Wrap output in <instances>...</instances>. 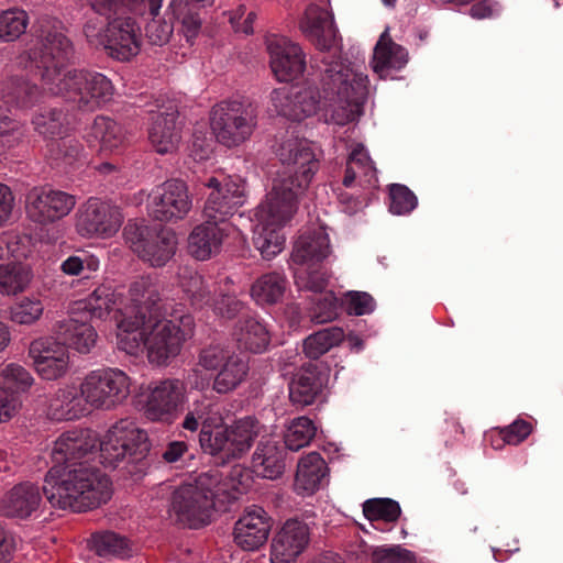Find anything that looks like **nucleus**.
<instances>
[{
  "label": "nucleus",
  "mask_w": 563,
  "mask_h": 563,
  "mask_svg": "<svg viewBox=\"0 0 563 563\" xmlns=\"http://www.w3.org/2000/svg\"><path fill=\"white\" fill-rule=\"evenodd\" d=\"M36 44L20 55L21 64L52 95L63 98L81 112H95L114 95L112 81L101 73L74 68L63 73L75 54L73 42L55 26L41 24Z\"/></svg>",
  "instance_id": "1"
},
{
  "label": "nucleus",
  "mask_w": 563,
  "mask_h": 563,
  "mask_svg": "<svg viewBox=\"0 0 563 563\" xmlns=\"http://www.w3.org/2000/svg\"><path fill=\"white\" fill-rule=\"evenodd\" d=\"M86 5L96 14L82 26L90 46L119 62H129L141 52L142 31L135 16L146 12V0H88Z\"/></svg>",
  "instance_id": "2"
},
{
  "label": "nucleus",
  "mask_w": 563,
  "mask_h": 563,
  "mask_svg": "<svg viewBox=\"0 0 563 563\" xmlns=\"http://www.w3.org/2000/svg\"><path fill=\"white\" fill-rule=\"evenodd\" d=\"M42 492L53 507L75 512L98 508L112 496L110 478L82 463L53 465L45 475Z\"/></svg>",
  "instance_id": "3"
},
{
  "label": "nucleus",
  "mask_w": 563,
  "mask_h": 563,
  "mask_svg": "<svg viewBox=\"0 0 563 563\" xmlns=\"http://www.w3.org/2000/svg\"><path fill=\"white\" fill-rule=\"evenodd\" d=\"M219 471L199 474L194 481L178 486L172 494L169 515L183 527L198 529L211 521L214 499L224 489Z\"/></svg>",
  "instance_id": "4"
},
{
  "label": "nucleus",
  "mask_w": 563,
  "mask_h": 563,
  "mask_svg": "<svg viewBox=\"0 0 563 563\" xmlns=\"http://www.w3.org/2000/svg\"><path fill=\"white\" fill-rule=\"evenodd\" d=\"M258 104L246 97L217 102L210 110V128L217 142L235 148L250 141L257 129Z\"/></svg>",
  "instance_id": "5"
},
{
  "label": "nucleus",
  "mask_w": 563,
  "mask_h": 563,
  "mask_svg": "<svg viewBox=\"0 0 563 563\" xmlns=\"http://www.w3.org/2000/svg\"><path fill=\"white\" fill-rule=\"evenodd\" d=\"M123 235L131 250L152 267L165 266L177 252V234L170 228L129 222Z\"/></svg>",
  "instance_id": "6"
},
{
  "label": "nucleus",
  "mask_w": 563,
  "mask_h": 563,
  "mask_svg": "<svg viewBox=\"0 0 563 563\" xmlns=\"http://www.w3.org/2000/svg\"><path fill=\"white\" fill-rule=\"evenodd\" d=\"M147 334L144 347L151 364L166 366L178 356L184 342L194 334L195 322L189 314L178 321L158 320L146 324Z\"/></svg>",
  "instance_id": "7"
},
{
  "label": "nucleus",
  "mask_w": 563,
  "mask_h": 563,
  "mask_svg": "<svg viewBox=\"0 0 563 563\" xmlns=\"http://www.w3.org/2000/svg\"><path fill=\"white\" fill-rule=\"evenodd\" d=\"M150 448L147 433L129 420L117 422L99 443L101 463L106 467H115L125 457L139 463L146 457Z\"/></svg>",
  "instance_id": "8"
},
{
  "label": "nucleus",
  "mask_w": 563,
  "mask_h": 563,
  "mask_svg": "<svg viewBox=\"0 0 563 563\" xmlns=\"http://www.w3.org/2000/svg\"><path fill=\"white\" fill-rule=\"evenodd\" d=\"M167 311V297L159 282L142 276L129 287V303L119 313L133 318L130 327H146L162 320Z\"/></svg>",
  "instance_id": "9"
},
{
  "label": "nucleus",
  "mask_w": 563,
  "mask_h": 563,
  "mask_svg": "<svg viewBox=\"0 0 563 563\" xmlns=\"http://www.w3.org/2000/svg\"><path fill=\"white\" fill-rule=\"evenodd\" d=\"M275 154L283 165L292 168L282 178H294L299 191L307 190L320 167L309 141L286 132L277 139Z\"/></svg>",
  "instance_id": "10"
},
{
  "label": "nucleus",
  "mask_w": 563,
  "mask_h": 563,
  "mask_svg": "<svg viewBox=\"0 0 563 563\" xmlns=\"http://www.w3.org/2000/svg\"><path fill=\"white\" fill-rule=\"evenodd\" d=\"M89 405L97 409H111L130 394V379L115 368L90 372L80 384Z\"/></svg>",
  "instance_id": "11"
},
{
  "label": "nucleus",
  "mask_w": 563,
  "mask_h": 563,
  "mask_svg": "<svg viewBox=\"0 0 563 563\" xmlns=\"http://www.w3.org/2000/svg\"><path fill=\"white\" fill-rule=\"evenodd\" d=\"M306 190H298L294 178H277L256 211V217L265 225L283 227L296 213L298 200Z\"/></svg>",
  "instance_id": "12"
},
{
  "label": "nucleus",
  "mask_w": 563,
  "mask_h": 563,
  "mask_svg": "<svg viewBox=\"0 0 563 563\" xmlns=\"http://www.w3.org/2000/svg\"><path fill=\"white\" fill-rule=\"evenodd\" d=\"M122 222L119 207L99 198H89L77 213L76 231L84 238H109L119 231Z\"/></svg>",
  "instance_id": "13"
},
{
  "label": "nucleus",
  "mask_w": 563,
  "mask_h": 563,
  "mask_svg": "<svg viewBox=\"0 0 563 563\" xmlns=\"http://www.w3.org/2000/svg\"><path fill=\"white\" fill-rule=\"evenodd\" d=\"M75 206V196L49 187L32 188L25 199L27 218L42 225L52 224L63 219Z\"/></svg>",
  "instance_id": "14"
},
{
  "label": "nucleus",
  "mask_w": 563,
  "mask_h": 563,
  "mask_svg": "<svg viewBox=\"0 0 563 563\" xmlns=\"http://www.w3.org/2000/svg\"><path fill=\"white\" fill-rule=\"evenodd\" d=\"M271 100L278 114L291 121H301L317 112L320 92L313 86L297 85L274 89Z\"/></svg>",
  "instance_id": "15"
},
{
  "label": "nucleus",
  "mask_w": 563,
  "mask_h": 563,
  "mask_svg": "<svg viewBox=\"0 0 563 563\" xmlns=\"http://www.w3.org/2000/svg\"><path fill=\"white\" fill-rule=\"evenodd\" d=\"M257 435L258 421L255 418L239 419L230 426H224L221 433L214 437L212 455H221L223 461L241 459L251 449Z\"/></svg>",
  "instance_id": "16"
},
{
  "label": "nucleus",
  "mask_w": 563,
  "mask_h": 563,
  "mask_svg": "<svg viewBox=\"0 0 563 563\" xmlns=\"http://www.w3.org/2000/svg\"><path fill=\"white\" fill-rule=\"evenodd\" d=\"M311 529L303 520L287 519L271 542L272 563H294L308 548Z\"/></svg>",
  "instance_id": "17"
},
{
  "label": "nucleus",
  "mask_w": 563,
  "mask_h": 563,
  "mask_svg": "<svg viewBox=\"0 0 563 563\" xmlns=\"http://www.w3.org/2000/svg\"><path fill=\"white\" fill-rule=\"evenodd\" d=\"M29 355L37 374L46 380L63 377L69 368V353L60 340L52 336L33 340Z\"/></svg>",
  "instance_id": "18"
},
{
  "label": "nucleus",
  "mask_w": 563,
  "mask_h": 563,
  "mask_svg": "<svg viewBox=\"0 0 563 563\" xmlns=\"http://www.w3.org/2000/svg\"><path fill=\"white\" fill-rule=\"evenodd\" d=\"M188 187L180 179L165 181L153 197L152 216L162 222L183 220L191 210Z\"/></svg>",
  "instance_id": "19"
},
{
  "label": "nucleus",
  "mask_w": 563,
  "mask_h": 563,
  "mask_svg": "<svg viewBox=\"0 0 563 563\" xmlns=\"http://www.w3.org/2000/svg\"><path fill=\"white\" fill-rule=\"evenodd\" d=\"M269 66L277 80L288 82L300 77L306 69L302 48L286 37L274 36L266 41Z\"/></svg>",
  "instance_id": "20"
},
{
  "label": "nucleus",
  "mask_w": 563,
  "mask_h": 563,
  "mask_svg": "<svg viewBox=\"0 0 563 563\" xmlns=\"http://www.w3.org/2000/svg\"><path fill=\"white\" fill-rule=\"evenodd\" d=\"M175 104L158 110L148 129V140L158 154H172L178 150L181 141V123Z\"/></svg>",
  "instance_id": "21"
},
{
  "label": "nucleus",
  "mask_w": 563,
  "mask_h": 563,
  "mask_svg": "<svg viewBox=\"0 0 563 563\" xmlns=\"http://www.w3.org/2000/svg\"><path fill=\"white\" fill-rule=\"evenodd\" d=\"M90 321L70 308L67 317L56 321L53 331L66 347L68 345L80 353H89L98 339L97 331L89 323Z\"/></svg>",
  "instance_id": "22"
},
{
  "label": "nucleus",
  "mask_w": 563,
  "mask_h": 563,
  "mask_svg": "<svg viewBox=\"0 0 563 563\" xmlns=\"http://www.w3.org/2000/svg\"><path fill=\"white\" fill-rule=\"evenodd\" d=\"M320 84L327 97L338 95L341 90L351 91L356 82H366V77L354 74L340 57L329 52H322L316 65Z\"/></svg>",
  "instance_id": "23"
},
{
  "label": "nucleus",
  "mask_w": 563,
  "mask_h": 563,
  "mask_svg": "<svg viewBox=\"0 0 563 563\" xmlns=\"http://www.w3.org/2000/svg\"><path fill=\"white\" fill-rule=\"evenodd\" d=\"M272 529L271 517L262 508L254 506L245 510L235 522L234 541L246 551H254L265 544Z\"/></svg>",
  "instance_id": "24"
},
{
  "label": "nucleus",
  "mask_w": 563,
  "mask_h": 563,
  "mask_svg": "<svg viewBox=\"0 0 563 563\" xmlns=\"http://www.w3.org/2000/svg\"><path fill=\"white\" fill-rule=\"evenodd\" d=\"M98 439L88 429H74L62 433L54 442L52 459L54 465H74L97 448Z\"/></svg>",
  "instance_id": "25"
},
{
  "label": "nucleus",
  "mask_w": 563,
  "mask_h": 563,
  "mask_svg": "<svg viewBox=\"0 0 563 563\" xmlns=\"http://www.w3.org/2000/svg\"><path fill=\"white\" fill-rule=\"evenodd\" d=\"M299 29L314 46L322 52H330L335 45L336 29L333 16L325 9L309 4L299 21Z\"/></svg>",
  "instance_id": "26"
},
{
  "label": "nucleus",
  "mask_w": 563,
  "mask_h": 563,
  "mask_svg": "<svg viewBox=\"0 0 563 563\" xmlns=\"http://www.w3.org/2000/svg\"><path fill=\"white\" fill-rule=\"evenodd\" d=\"M42 501L40 487L32 482H21L7 490L0 499V515L7 518L26 519Z\"/></svg>",
  "instance_id": "27"
},
{
  "label": "nucleus",
  "mask_w": 563,
  "mask_h": 563,
  "mask_svg": "<svg viewBox=\"0 0 563 563\" xmlns=\"http://www.w3.org/2000/svg\"><path fill=\"white\" fill-rule=\"evenodd\" d=\"M366 82H356L351 91L341 90L330 97V103L325 110L328 122L345 125L355 121L363 112V104L367 98Z\"/></svg>",
  "instance_id": "28"
},
{
  "label": "nucleus",
  "mask_w": 563,
  "mask_h": 563,
  "mask_svg": "<svg viewBox=\"0 0 563 563\" xmlns=\"http://www.w3.org/2000/svg\"><path fill=\"white\" fill-rule=\"evenodd\" d=\"M185 398L184 384L178 379L159 382L146 401V416L152 420H165L183 404Z\"/></svg>",
  "instance_id": "29"
},
{
  "label": "nucleus",
  "mask_w": 563,
  "mask_h": 563,
  "mask_svg": "<svg viewBox=\"0 0 563 563\" xmlns=\"http://www.w3.org/2000/svg\"><path fill=\"white\" fill-rule=\"evenodd\" d=\"M324 387V379L314 363H305L289 382V399L298 407L310 406L317 401Z\"/></svg>",
  "instance_id": "30"
},
{
  "label": "nucleus",
  "mask_w": 563,
  "mask_h": 563,
  "mask_svg": "<svg viewBox=\"0 0 563 563\" xmlns=\"http://www.w3.org/2000/svg\"><path fill=\"white\" fill-rule=\"evenodd\" d=\"M88 405L81 385H66L58 388L49 398L47 416L56 421L76 420L87 415Z\"/></svg>",
  "instance_id": "31"
},
{
  "label": "nucleus",
  "mask_w": 563,
  "mask_h": 563,
  "mask_svg": "<svg viewBox=\"0 0 563 563\" xmlns=\"http://www.w3.org/2000/svg\"><path fill=\"white\" fill-rule=\"evenodd\" d=\"M241 205L242 195L236 188L234 190H212L202 210L205 222L227 229L231 233L234 228L230 223V219Z\"/></svg>",
  "instance_id": "32"
},
{
  "label": "nucleus",
  "mask_w": 563,
  "mask_h": 563,
  "mask_svg": "<svg viewBox=\"0 0 563 563\" xmlns=\"http://www.w3.org/2000/svg\"><path fill=\"white\" fill-rule=\"evenodd\" d=\"M230 235L227 229L202 222L194 228L188 236V252L198 261H207L220 253L224 239Z\"/></svg>",
  "instance_id": "33"
},
{
  "label": "nucleus",
  "mask_w": 563,
  "mask_h": 563,
  "mask_svg": "<svg viewBox=\"0 0 563 563\" xmlns=\"http://www.w3.org/2000/svg\"><path fill=\"white\" fill-rule=\"evenodd\" d=\"M287 448L273 440L261 441L253 453L252 466L265 478L276 479L286 468Z\"/></svg>",
  "instance_id": "34"
},
{
  "label": "nucleus",
  "mask_w": 563,
  "mask_h": 563,
  "mask_svg": "<svg viewBox=\"0 0 563 563\" xmlns=\"http://www.w3.org/2000/svg\"><path fill=\"white\" fill-rule=\"evenodd\" d=\"M239 349L251 352H264L271 342V335L265 324L253 317L240 319L232 333Z\"/></svg>",
  "instance_id": "35"
},
{
  "label": "nucleus",
  "mask_w": 563,
  "mask_h": 563,
  "mask_svg": "<svg viewBox=\"0 0 563 563\" xmlns=\"http://www.w3.org/2000/svg\"><path fill=\"white\" fill-rule=\"evenodd\" d=\"M118 296L110 287H97L85 300L74 303V310L89 320H104L118 306Z\"/></svg>",
  "instance_id": "36"
},
{
  "label": "nucleus",
  "mask_w": 563,
  "mask_h": 563,
  "mask_svg": "<svg viewBox=\"0 0 563 563\" xmlns=\"http://www.w3.org/2000/svg\"><path fill=\"white\" fill-rule=\"evenodd\" d=\"M330 253V243L328 234L323 230H318L298 238L291 254L296 264H306L308 262H321Z\"/></svg>",
  "instance_id": "37"
},
{
  "label": "nucleus",
  "mask_w": 563,
  "mask_h": 563,
  "mask_svg": "<svg viewBox=\"0 0 563 563\" xmlns=\"http://www.w3.org/2000/svg\"><path fill=\"white\" fill-rule=\"evenodd\" d=\"M91 133L99 141V151L104 154L119 152L128 142L124 128L106 115L95 118Z\"/></svg>",
  "instance_id": "38"
},
{
  "label": "nucleus",
  "mask_w": 563,
  "mask_h": 563,
  "mask_svg": "<svg viewBox=\"0 0 563 563\" xmlns=\"http://www.w3.org/2000/svg\"><path fill=\"white\" fill-rule=\"evenodd\" d=\"M327 464L317 452H311L300 459L297 465L295 485L307 494L314 493L325 476Z\"/></svg>",
  "instance_id": "39"
},
{
  "label": "nucleus",
  "mask_w": 563,
  "mask_h": 563,
  "mask_svg": "<svg viewBox=\"0 0 563 563\" xmlns=\"http://www.w3.org/2000/svg\"><path fill=\"white\" fill-rule=\"evenodd\" d=\"M48 156L57 167L68 168L82 166L87 155L82 143L73 137H60L47 144Z\"/></svg>",
  "instance_id": "40"
},
{
  "label": "nucleus",
  "mask_w": 563,
  "mask_h": 563,
  "mask_svg": "<svg viewBox=\"0 0 563 563\" xmlns=\"http://www.w3.org/2000/svg\"><path fill=\"white\" fill-rule=\"evenodd\" d=\"M2 93L21 108L32 107L42 96L41 88L22 75L7 76L2 81Z\"/></svg>",
  "instance_id": "41"
},
{
  "label": "nucleus",
  "mask_w": 563,
  "mask_h": 563,
  "mask_svg": "<svg viewBox=\"0 0 563 563\" xmlns=\"http://www.w3.org/2000/svg\"><path fill=\"white\" fill-rule=\"evenodd\" d=\"M408 60V54L400 45L393 42V40L384 33L377 42L374 49L373 69L379 74L389 68L399 69Z\"/></svg>",
  "instance_id": "42"
},
{
  "label": "nucleus",
  "mask_w": 563,
  "mask_h": 563,
  "mask_svg": "<svg viewBox=\"0 0 563 563\" xmlns=\"http://www.w3.org/2000/svg\"><path fill=\"white\" fill-rule=\"evenodd\" d=\"M247 373V362L238 355H230L216 375L212 388L218 394L231 393L245 380Z\"/></svg>",
  "instance_id": "43"
},
{
  "label": "nucleus",
  "mask_w": 563,
  "mask_h": 563,
  "mask_svg": "<svg viewBox=\"0 0 563 563\" xmlns=\"http://www.w3.org/2000/svg\"><path fill=\"white\" fill-rule=\"evenodd\" d=\"M345 339L340 327H329L308 335L302 343V351L310 360H318L332 347L339 346Z\"/></svg>",
  "instance_id": "44"
},
{
  "label": "nucleus",
  "mask_w": 563,
  "mask_h": 563,
  "mask_svg": "<svg viewBox=\"0 0 563 563\" xmlns=\"http://www.w3.org/2000/svg\"><path fill=\"white\" fill-rule=\"evenodd\" d=\"M285 289V278L278 273H268L254 282L251 296L260 305H274L283 298Z\"/></svg>",
  "instance_id": "45"
},
{
  "label": "nucleus",
  "mask_w": 563,
  "mask_h": 563,
  "mask_svg": "<svg viewBox=\"0 0 563 563\" xmlns=\"http://www.w3.org/2000/svg\"><path fill=\"white\" fill-rule=\"evenodd\" d=\"M117 325L120 332L118 333V347L130 355H136L144 346V341L148 332L147 327H130L129 323L133 318L117 314Z\"/></svg>",
  "instance_id": "46"
},
{
  "label": "nucleus",
  "mask_w": 563,
  "mask_h": 563,
  "mask_svg": "<svg viewBox=\"0 0 563 563\" xmlns=\"http://www.w3.org/2000/svg\"><path fill=\"white\" fill-rule=\"evenodd\" d=\"M163 0H146V9L153 16L145 25V36L150 44L163 46L167 44L173 35L174 26L172 21L159 19L158 13Z\"/></svg>",
  "instance_id": "47"
},
{
  "label": "nucleus",
  "mask_w": 563,
  "mask_h": 563,
  "mask_svg": "<svg viewBox=\"0 0 563 563\" xmlns=\"http://www.w3.org/2000/svg\"><path fill=\"white\" fill-rule=\"evenodd\" d=\"M201 8H203V4L197 5L183 0H173L169 3L168 11H170V14L175 19L180 21L187 38L197 36L201 29Z\"/></svg>",
  "instance_id": "48"
},
{
  "label": "nucleus",
  "mask_w": 563,
  "mask_h": 563,
  "mask_svg": "<svg viewBox=\"0 0 563 563\" xmlns=\"http://www.w3.org/2000/svg\"><path fill=\"white\" fill-rule=\"evenodd\" d=\"M27 25L29 15L22 9L11 8L0 12V42L11 43L19 40Z\"/></svg>",
  "instance_id": "49"
},
{
  "label": "nucleus",
  "mask_w": 563,
  "mask_h": 563,
  "mask_svg": "<svg viewBox=\"0 0 563 563\" xmlns=\"http://www.w3.org/2000/svg\"><path fill=\"white\" fill-rule=\"evenodd\" d=\"M179 284L191 306L202 308L210 302L211 291L203 277L197 272L185 271L181 273Z\"/></svg>",
  "instance_id": "50"
},
{
  "label": "nucleus",
  "mask_w": 563,
  "mask_h": 563,
  "mask_svg": "<svg viewBox=\"0 0 563 563\" xmlns=\"http://www.w3.org/2000/svg\"><path fill=\"white\" fill-rule=\"evenodd\" d=\"M32 278L30 269L21 264H8L0 266V294L16 295L22 292Z\"/></svg>",
  "instance_id": "51"
},
{
  "label": "nucleus",
  "mask_w": 563,
  "mask_h": 563,
  "mask_svg": "<svg viewBox=\"0 0 563 563\" xmlns=\"http://www.w3.org/2000/svg\"><path fill=\"white\" fill-rule=\"evenodd\" d=\"M279 228L260 222L254 232L253 244L265 260H271L284 249L285 240L278 232Z\"/></svg>",
  "instance_id": "52"
},
{
  "label": "nucleus",
  "mask_w": 563,
  "mask_h": 563,
  "mask_svg": "<svg viewBox=\"0 0 563 563\" xmlns=\"http://www.w3.org/2000/svg\"><path fill=\"white\" fill-rule=\"evenodd\" d=\"M31 373L19 364H8L0 372V388L10 391L14 396L27 391L33 385Z\"/></svg>",
  "instance_id": "53"
},
{
  "label": "nucleus",
  "mask_w": 563,
  "mask_h": 563,
  "mask_svg": "<svg viewBox=\"0 0 563 563\" xmlns=\"http://www.w3.org/2000/svg\"><path fill=\"white\" fill-rule=\"evenodd\" d=\"M93 549L99 556L115 555L121 559L131 556L129 540L112 531L92 536Z\"/></svg>",
  "instance_id": "54"
},
{
  "label": "nucleus",
  "mask_w": 563,
  "mask_h": 563,
  "mask_svg": "<svg viewBox=\"0 0 563 563\" xmlns=\"http://www.w3.org/2000/svg\"><path fill=\"white\" fill-rule=\"evenodd\" d=\"M316 431L312 420L298 417L290 422L284 434L285 446L290 451H298L310 443Z\"/></svg>",
  "instance_id": "55"
},
{
  "label": "nucleus",
  "mask_w": 563,
  "mask_h": 563,
  "mask_svg": "<svg viewBox=\"0 0 563 563\" xmlns=\"http://www.w3.org/2000/svg\"><path fill=\"white\" fill-rule=\"evenodd\" d=\"M363 514L369 521L395 523L401 515L398 501L390 498H372L363 504Z\"/></svg>",
  "instance_id": "56"
},
{
  "label": "nucleus",
  "mask_w": 563,
  "mask_h": 563,
  "mask_svg": "<svg viewBox=\"0 0 563 563\" xmlns=\"http://www.w3.org/2000/svg\"><path fill=\"white\" fill-rule=\"evenodd\" d=\"M99 258L82 250L77 251L76 254L66 258L60 265V269L64 274L69 276H81L85 279L91 278L92 274L99 271Z\"/></svg>",
  "instance_id": "57"
},
{
  "label": "nucleus",
  "mask_w": 563,
  "mask_h": 563,
  "mask_svg": "<svg viewBox=\"0 0 563 563\" xmlns=\"http://www.w3.org/2000/svg\"><path fill=\"white\" fill-rule=\"evenodd\" d=\"M203 411V418L200 419L201 429L199 433V443L205 453L212 455L214 445H209V443L213 444L214 437H218V433H221L224 428L222 426L223 419L220 415L211 412V405L209 402H206V409Z\"/></svg>",
  "instance_id": "58"
},
{
  "label": "nucleus",
  "mask_w": 563,
  "mask_h": 563,
  "mask_svg": "<svg viewBox=\"0 0 563 563\" xmlns=\"http://www.w3.org/2000/svg\"><path fill=\"white\" fill-rule=\"evenodd\" d=\"M66 117L63 109L51 108L37 113L33 119V124L40 134L55 136L62 133Z\"/></svg>",
  "instance_id": "59"
},
{
  "label": "nucleus",
  "mask_w": 563,
  "mask_h": 563,
  "mask_svg": "<svg viewBox=\"0 0 563 563\" xmlns=\"http://www.w3.org/2000/svg\"><path fill=\"white\" fill-rule=\"evenodd\" d=\"M44 305L35 297H24L10 309L11 320L18 324H33L43 314Z\"/></svg>",
  "instance_id": "60"
},
{
  "label": "nucleus",
  "mask_w": 563,
  "mask_h": 563,
  "mask_svg": "<svg viewBox=\"0 0 563 563\" xmlns=\"http://www.w3.org/2000/svg\"><path fill=\"white\" fill-rule=\"evenodd\" d=\"M390 211L395 214H405L417 206V197L405 185L391 184L389 186Z\"/></svg>",
  "instance_id": "61"
},
{
  "label": "nucleus",
  "mask_w": 563,
  "mask_h": 563,
  "mask_svg": "<svg viewBox=\"0 0 563 563\" xmlns=\"http://www.w3.org/2000/svg\"><path fill=\"white\" fill-rule=\"evenodd\" d=\"M372 563H416L415 555L400 545L371 548Z\"/></svg>",
  "instance_id": "62"
},
{
  "label": "nucleus",
  "mask_w": 563,
  "mask_h": 563,
  "mask_svg": "<svg viewBox=\"0 0 563 563\" xmlns=\"http://www.w3.org/2000/svg\"><path fill=\"white\" fill-rule=\"evenodd\" d=\"M22 125L0 107V154L22 137Z\"/></svg>",
  "instance_id": "63"
},
{
  "label": "nucleus",
  "mask_w": 563,
  "mask_h": 563,
  "mask_svg": "<svg viewBox=\"0 0 563 563\" xmlns=\"http://www.w3.org/2000/svg\"><path fill=\"white\" fill-rule=\"evenodd\" d=\"M338 316L335 298L329 294L320 298L310 309V320L322 324L334 320Z\"/></svg>",
  "instance_id": "64"
}]
</instances>
